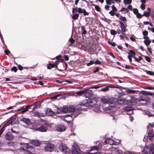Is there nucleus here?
<instances>
[{
    "label": "nucleus",
    "mask_w": 154,
    "mask_h": 154,
    "mask_svg": "<svg viewBox=\"0 0 154 154\" xmlns=\"http://www.w3.org/2000/svg\"><path fill=\"white\" fill-rule=\"evenodd\" d=\"M104 143L106 144H108L110 145H117L120 143V141L119 140H118V141H115L112 139L109 138L105 140Z\"/></svg>",
    "instance_id": "423d86ee"
},
{
    "label": "nucleus",
    "mask_w": 154,
    "mask_h": 154,
    "mask_svg": "<svg viewBox=\"0 0 154 154\" xmlns=\"http://www.w3.org/2000/svg\"><path fill=\"white\" fill-rule=\"evenodd\" d=\"M127 8L128 9H129L130 10H132V6L131 5H129L128 6V8Z\"/></svg>",
    "instance_id": "0e129e2a"
},
{
    "label": "nucleus",
    "mask_w": 154,
    "mask_h": 154,
    "mask_svg": "<svg viewBox=\"0 0 154 154\" xmlns=\"http://www.w3.org/2000/svg\"><path fill=\"white\" fill-rule=\"evenodd\" d=\"M110 31L111 34L112 35H114L117 34V32L114 30L111 29Z\"/></svg>",
    "instance_id": "f704fd0d"
},
{
    "label": "nucleus",
    "mask_w": 154,
    "mask_h": 154,
    "mask_svg": "<svg viewBox=\"0 0 154 154\" xmlns=\"http://www.w3.org/2000/svg\"><path fill=\"white\" fill-rule=\"evenodd\" d=\"M133 58L135 61L138 62L140 61L142 59V57L140 56H139L138 58H136L135 56H132Z\"/></svg>",
    "instance_id": "a878e982"
},
{
    "label": "nucleus",
    "mask_w": 154,
    "mask_h": 154,
    "mask_svg": "<svg viewBox=\"0 0 154 154\" xmlns=\"http://www.w3.org/2000/svg\"><path fill=\"white\" fill-rule=\"evenodd\" d=\"M143 42L147 46H148L151 43V41L149 39H146L144 40Z\"/></svg>",
    "instance_id": "b1692460"
},
{
    "label": "nucleus",
    "mask_w": 154,
    "mask_h": 154,
    "mask_svg": "<svg viewBox=\"0 0 154 154\" xmlns=\"http://www.w3.org/2000/svg\"><path fill=\"white\" fill-rule=\"evenodd\" d=\"M77 94H80V95H81V94H85V90L79 91L78 92Z\"/></svg>",
    "instance_id": "79ce46f5"
},
{
    "label": "nucleus",
    "mask_w": 154,
    "mask_h": 154,
    "mask_svg": "<svg viewBox=\"0 0 154 154\" xmlns=\"http://www.w3.org/2000/svg\"><path fill=\"white\" fill-rule=\"evenodd\" d=\"M55 65L54 64H48L47 65V68L48 69H51L52 68L54 67Z\"/></svg>",
    "instance_id": "cd10ccee"
},
{
    "label": "nucleus",
    "mask_w": 154,
    "mask_h": 154,
    "mask_svg": "<svg viewBox=\"0 0 154 154\" xmlns=\"http://www.w3.org/2000/svg\"><path fill=\"white\" fill-rule=\"evenodd\" d=\"M149 101V98L148 97H146L143 98H141L140 97L139 100V101L140 102L141 101H145L146 102H148Z\"/></svg>",
    "instance_id": "4be33fe9"
},
{
    "label": "nucleus",
    "mask_w": 154,
    "mask_h": 154,
    "mask_svg": "<svg viewBox=\"0 0 154 154\" xmlns=\"http://www.w3.org/2000/svg\"><path fill=\"white\" fill-rule=\"evenodd\" d=\"M125 109L128 111H130L132 109V107H126L125 108Z\"/></svg>",
    "instance_id": "09e8293b"
},
{
    "label": "nucleus",
    "mask_w": 154,
    "mask_h": 154,
    "mask_svg": "<svg viewBox=\"0 0 154 154\" xmlns=\"http://www.w3.org/2000/svg\"><path fill=\"white\" fill-rule=\"evenodd\" d=\"M30 105L28 106L25 107V108L24 109L25 111L26 112L28 110V109H29V108H30Z\"/></svg>",
    "instance_id": "bf43d9fd"
},
{
    "label": "nucleus",
    "mask_w": 154,
    "mask_h": 154,
    "mask_svg": "<svg viewBox=\"0 0 154 154\" xmlns=\"http://www.w3.org/2000/svg\"><path fill=\"white\" fill-rule=\"evenodd\" d=\"M11 70L12 71H14V72H16L17 70V69L16 67L14 66L11 69Z\"/></svg>",
    "instance_id": "a18cd8bd"
},
{
    "label": "nucleus",
    "mask_w": 154,
    "mask_h": 154,
    "mask_svg": "<svg viewBox=\"0 0 154 154\" xmlns=\"http://www.w3.org/2000/svg\"><path fill=\"white\" fill-rule=\"evenodd\" d=\"M154 136V133L153 132L150 130L149 131L148 133V137L149 138L150 140H152Z\"/></svg>",
    "instance_id": "6ab92c4d"
},
{
    "label": "nucleus",
    "mask_w": 154,
    "mask_h": 154,
    "mask_svg": "<svg viewBox=\"0 0 154 154\" xmlns=\"http://www.w3.org/2000/svg\"><path fill=\"white\" fill-rule=\"evenodd\" d=\"M56 131L63 132L66 129V127L63 125H56L55 127Z\"/></svg>",
    "instance_id": "1a4fd4ad"
},
{
    "label": "nucleus",
    "mask_w": 154,
    "mask_h": 154,
    "mask_svg": "<svg viewBox=\"0 0 154 154\" xmlns=\"http://www.w3.org/2000/svg\"><path fill=\"white\" fill-rule=\"evenodd\" d=\"M93 94V92L91 90H85V95L86 98L89 97Z\"/></svg>",
    "instance_id": "ddd939ff"
},
{
    "label": "nucleus",
    "mask_w": 154,
    "mask_h": 154,
    "mask_svg": "<svg viewBox=\"0 0 154 154\" xmlns=\"http://www.w3.org/2000/svg\"><path fill=\"white\" fill-rule=\"evenodd\" d=\"M5 137L7 140H12L14 138L12 134L10 132L7 133L5 135Z\"/></svg>",
    "instance_id": "4468645a"
},
{
    "label": "nucleus",
    "mask_w": 154,
    "mask_h": 154,
    "mask_svg": "<svg viewBox=\"0 0 154 154\" xmlns=\"http://www.w3.org/2000/svg\"><path fill=\"white\" fill-rule=\"evenodd\" d=\"M112 146H110V147L108 146H105L104 147V149L106 151V152H107V151H109V152H112V151H111V150L110 149V148Z\"/></svg>",
    "instance_id": "7c9ffc66"
},
{
    "label": "nucleus",
    "mask_w": 154,
    "mask_h": 154,
    "mask_svg": "<svg viewBox=\"0 0 154 154\" xmlns=\"http://www.w3.org/2000/svg\"><path fill=\"white\" fill-rule=\"evenodd\" d=\"M140 7L142 10H144L145 8V5L143 3L141 5Z\"/></svg>",
    "instance_id": "3c124183"
},
{
    "label": "nucleus",
    "mask_w": 154,
    "mask_h": 154,
    "mask_svg": "<svg viewBox=\"0 0 154 154\" xmlns=\"http://www.w3.org/2000/svg\"><path fill=\"white\" fill-rule=\"evenodd\" d=\"M120 11L121 12H123V13H126L129 11V10L127 8H122Z\"/></svg>",
    "instance_id": "2f4dec72"
},
{
    "label": "nucleus",
    "mask_w": 154,
    "mask_h": 154,
    "mask_svg": "<svg viewBox=\"0 0 154 154\" xmlns=\"http://www.w3.org/2000/svg\"><path fill=\"white\" fill-rule=\"evenodd\" d=\"M99 88V87L97 86H94L91 87L90 88L97 89Z\"/></svg>",
    "instance_id": "338daca9"
},
{
    "label": "nucleus",
    "mask_w": 154,
    "mask_h": 154,
    "mask_svg": "<svg viewBox=\"0 0 154 154\" xmlns=\"http://www.w3.org/2000/svg\"><path fill=\"white\" fill-rule=\"evenodd\" d=\"M38 122L41 125L45 124V125L49 126L51 125L47 121H44L43 120L40 119L38 121Z\"/></svg>",
    "instance_id": "f3484780"
},
{
    "label": "nucleus",
    "mask_w": 154,
    "mask_h": 154,
    "mask_svg": "<svg viewBox=\"0 0 154 154\" xmlns=\"http://www.w3.org/2000/svg\"><path fill=\"white\" fill-rule=\"evenodd\" d=\"M69 41L71 42V44H73L75 42V40L72 38H70L69 39Z\"/></svg>",
    "instance_id": "ea45409f"
},
{
    "label": "nucleus",
    "mask_w": 154,
    "mask_h": 154,
    "mask_svg": "<svg viewBox=\"0 0 154 154\" xmlns=\"http://www.w3.org/2000/svg\"><path fill=\"white\" fill-rule=\"evenodd\" d=\"M99 70V68L98 67H97L96 69L93 72L94 73H96V72H98Z\"/></svg>",
    "instance_id": "e2e57ef3"
},
{
    "label": "nucleus",
    "mask_w": 154,
    "mask_h": 154,
    "mask_svg": "<svg viewBox=\"0 0 154 154\" xmlns=\"http://www.w3.org/2000/svg\"><path fill=\"white\" fill-rule=\"evenodd\" d=\"M109 43L111 44L112 46L114 47L116 46V44L114 42H113V43H111L110 42H109Z\"/></svg>",
    "instance_id": "69168bd1"
},
{
    "label": "nucleus",
    "mask_w": 154,
    "mask_h": 154,
    "mask_svg": "<svg viewBox=\"0 0 154 154\" xmlns=\"http://www.w3.org/2000/svg\"><path fill=\"white\" fill-rule=\"evenodd\" d=\"M47 128L43 126H42L39 128H36V130L40 132H44L47 131Z\"/></svg>",
    "instance_id": "dca6fc26"
},
{
    "label": "nucleus",
    "mask_w": 154,
    "mask_h": 154,
    "mask_svg": "<svg viewBox=\"0 0 154 154\" xmlns=\"http://www.w3.org/2000/svg\"><path fill=\"white\" fill-rule=\"evenodd\" d=\"M46 114L49 116L54 115L55 114V112L52 111L50 109H47L46 111Z\"/></svg>",
    "instance_id": "a211bd4d"
},
{
    "label": "nucleus",
    "mask_w": 154,
    "mask_h": 154,
    "mask_svg": "<svg viewBox=\"0 0 154 154\" xmlns=\"http://www.w3.org/2000/svg\"><path fill=\"white\" fill-rule=\"evenodd\" d=\"M110 149H111V151H112V153L115 154H122V151L119 150L117 147H114L113 146H112L110 148Z\"/></svg>",
    "instance_id": "9d476101"
},
{
    "label": "nucleus",
    "mask_w": 154,
    "mask_h": 154,
    "mask_svg": "<svg viewBox=\"0 0 154 154\" xmlns=\"http://www.w3.org/2000/svg\"><path fill=\"white\" fill-rule=\"evenodd\" d=\"M112 11H117V10L116 7H115L114 5H113L112 6Z\"/></svg>",
    "instance_id": "de8ad7c7"
},
{
    "label": "nucleus",
    "mask_w": 154,
    "mask_h": 154,
    "mask_svg": "<svg viewBox=\"0 0 154 154\" xmlns=\"http://www.w3.org/2000/svg\"><path fill=\"white\" fill-rule=\"evenodd\" d=\"M129 55L128 56V58L129 60V61L130 62H132V56H131V55H130L129 54V53H128Z\"/></svg>",
    "instance_id": "37998d69"
},
{
    "label": "nucleus",
    "mask_w": 154,
    "mask_h": 154,
    "mask_svg": "<svg viewBox=\"0 0 154 154\" xmlns=\"http://www.w3.org/2000/svg\"><path fill=\"white\" fill-rule=\"evenodd\" d=\"M84 15H87L88 14V13L85 10H83V12H82Z\"/></svg>",
    "instance_id": "052dcab7"
},
{
    "label": "nucleus",
    "mask_w": 154,
    "mask_h": 154,
    "mask_svg": "<svg viewBox=\"0 0 154 154\" xmlns=\"http://www.w3.org/2000/svg\"><path fill=\"white\" fill-rule=\"evenodd\" d=\"M119 19L122 21L126 22L127 21L126 18L125 17L121 16L119 18Z\"/></svg>",
    "instance_id": "473e14b6"
},
{
    "label": "nucleus",
    "mask_w": 154,
    "mask_h": 154,
    "mask_svg": "<svg viewBox=\"0 0 154 154\" xmlns=\"http://www.w3.org/2000/svg\"><path fill=\"white\" fill-rule=\"evenodd\" d=\"M5 53L6 55H8V54L10 53V51L8 50L5 49Z\"/></svg>",
    "instance_id": "680f3d73"
},
{
    "label": "nucleus",
    "mask_w": 154,
    "mask_h": 154,
    "mask_svg": "<svg viewBox=\"0 0 154 154\" xmlns=\"http://www.w3.org/2000/svg\"><path fill=\"white\" fill-rule=\"evenodd\" d=\"M55 148L54 144L51 143H47L45 146L44 150L45 152H52Z\"/></svg>",
    "instance_id": "39448f33"
},
{
    "label": "nucleus",
    "mask_w": 154,
    "mask_h": 154,
    "mask_svg": "<svg viewBox=\"0 0 154 154\" xmlns=\"http://www.w3.org/2000/svg\"><path fill=\"white\" fill-rule=\"evenodd\" d=\"M31 143L34 145L38 146L39 145L40 143L38 140H33L31 141Z\"/></svg>",
    "instance_id": "aec40b11"
},
{
    "label": "nucleus",
    "mask_w": 154,
    "mask_h": 154,
    "mask_svg": "<svg viewBox=\"0 0 154 154\" xmlns=\"http://www.w3.org/2000/svg\"><path fill=\"white\" fill-rule=\"evenodd\" d=\"M146 60L148 62H149L151 61V60L149 57L147 56H145Z\"/></svg>",
    "instance_id": "5fc2aeb1"
},
{
    "label": "nucleus",
    "mask_w": 154,
    "mask_h": 154,
    "mask_svg": "<svg viewBox=\"0 0 154 154\" xmlns=\"http://www.w3.org/2000/svg\"><path fill=\"white\" fill-rule=\"evenodd\" d=\"M39 103L38 102L35 103L33 104L30 105V107H32V108L33 109H35L37 108L39 106Z\"/></svg>",
    "instance_id": "412c9836"
},
{
    "label": "nucleus",
    "mask_w": 154,
    "mask_h": 154,
    "mask_svg": "<svg viewBox=\"0 0 154 154\" xmlns=\"http://www.w3.org/2000/svg\"><path fill=\"white\" fill-rule=\"evenodd\" d=\"M93 6H95V9L97 11H100V8L97 5H94Z\"/></svg>",
    "instance_id": "c9c22d12"
},
{
    "label": "nucleus",
    "mask_w": 154,
    "mask_h": 154,
    "mask_svg": "<svg viewBox=\"0 0 154 154\" xmlns=\"http://www.w3.org/2000/svg\"><path fill=\"white\" fill-rule=\"evenodd\" d=\"M94 63V61L93 60L91 61L90 62L88 63L87 64V66H89L92 64H93Z\"/></svg>",
    "instance_id": "a19ab883"
},
{
    "label": "nucleus",
    "mask_w": 154,
    "mask_h": 154,
    "mask_svg": "<svg viewBox=\"0 0 154 154\" xmlns=\"http://www.w3.org/2000/svg\"><path fill=\"white\" fill-rule=\"evenodd\" d=\"M77 12H78V10L77 9V8L72 9V13L73 14H75V13H76Z\"/></svg>",
    "instance_id": "58836bf2"
},
{
    "label": "nucleus",
    "mask_w": 154,
    "mask_h": 154,
    "mask_svg": "<svg viewBox=\"0 0 154 154\" xmlns=\"http://www.w3.org/2000/svg\"><path fill=\"white\" fill-rule=\"evenodd\" d=\"M143 35L144 36H146L148 34V32L146 30H144L142 32Z\"/></svg>",
    "instance_id": "4c0bfd02"
},
{
    "label": "nucleus",
    "mask_w": 154,
    "mask_h": 154,
    "mask_svg": "<svg viewBox=\"0 0 154 154\" xmlns=\"http://www.w3.org/2000/svg\"><path fill=\"white\" fill-rule=\"evenodd\" d=\"M32 115L33 116H36L38 117H40L41 116H44V114L42 113H40L38 112H35L33 111L32 112Z\"/></svg>",
    "instance_id": "2eb2a0df"
},
{
    "label": "nucleus",
    "mask_w": 154,
    "mask_h": 154,
    "mask_svg": "<svg viewBox=\"0 0 154 154\" xmlns=\"http://www.w3.org/2000/svg\"><path fill=\"white\" fill-rule=\"evenodd\" d=\"M21 149L22 150L28 152V150L31 149L30 145L28 143H21Z\"/></svg>",
    "instance_id": "6e6552de"
},
{
    "label": "nucleus",
    "mask_w": 154,
    "mask_h": 154,
    "mask_svg": "<svg viewBox=\"0 0 154 154\" xmlns=\"http://www.w3.org/2000/svg\"><path fill=\"white\" fill-rule=\"evenodd\" d=\"M147 148L150 151L153 150L154 149V144H151L147 147Z\"/></svg>",
    "instance_id": "393cba45"
},
{
    "label": "nucleus",
    "mask_w": 154,
    "mask_h": 154,
    "mask_svg": "<svg viewBox=\"0 0 154 154\" xmlns=\"http://www.w3.org/2000/svg\"><path fill=\"white\" fill-rule=\"evenodd\" d=\"M101 102L103 104H108L110 106L104 107V109L107 112H109L113 111V108L115 107L116 105L115 103L112 99L109 98L103 97L101 99Z\"/></svg>",
    "instance_id": "7ed1b4c3"
},
{
    "label": "nucleus",
    "mask_w": 154,
    "mask_h": 154,
    "mask_svg": "<svg viewBox=\"0 0 154 154\" xmlns=\"http://www.w3.org/2000/svg\"><path fill=\"white\" fill-rule=\"evenodd\" d=\"M78 107H76V109H78ZM80 108L78 109V110L76 109L75 107L73 105L69 106V107L68 106H63L62 109V111L64 113H67L69 111L72 112L71 115H65V116L71 117L72 118L78 116L80 113V112L79 110Z\"/></svg>",
    "instance_id": "f03ea898"
},
{
    "label": "nucleus",
    "mask_w": 154,
    "mask_h": 154,
    "mask_svg": "<svg viewBox=\"0 0 154 154\" xmlns=\"http://www.w3.org/2000/svg\"><path fill=\"white\" fill-rule=\"evenodd\" d=\"M132 1V0H123V2L125 5L131 4Z\"/></svg>",
    "instance_id": "bb28decb"
},
{
    "label": "nucleus",
    "mask_w": 154,
    "mask_h": 154,
    "mask_svg": "<svg viewBox=\"0 0 154 154\" xmlns=\"http://www.w3.org/2000/svg\"><path fill=\"white\" fill-rule=\"evenodd\" d=\"M109 86H108L107 87H106L105 88H103L102 89V91H108L109 90Z\"/></svg>",
    "instance_id": "49530a36"
},
{
    "label": "nucleus",
    "mask_w": 154,
    "mask_h": 154,
    "mask_svg": "<svg viewBox=\"0 0 154 154\" xmlns=\"http://www.w3.org/2000/svg\"><path fill=\"white\" fill-rule=\"evenodd\" d=\"M141 93L144 95H149L152 96L153 94V93H152L145 91H142Z\"/></svg>",
    "instance_id": "5701e85b"
},
{
    "label": "nucleus",
    "mask_w": 154,
    "mask_h": 154,
    "mask_svg": "<svg viewBox=\"0 0 154 154\" xmlns=\"http://www.w3.org/2000/svg\"><path fill=\"white\" fill-rule=\"evenodd\" d=\"M78 12L79 13H82L83 12V10L81 8H79L78 9Z\"/></svg>",
    "instance_id": "13d9d810"
},
{
    "label": "nucleus",
    "mask_w": 154,
    "mask_h": 154,
    "mask_svg": "<svg viewBox=\"0 0 154 154\" xmlns=\"http://www.w3.org/2000/svg\"><path fill=\"white\" fill-rule=\"evenodd\" d=\"M147 73L149 75H154V73L153 72H152L151 71H148L147 72Z\"/></svg>",
    "instance_id": "c03bdc74"
},
{
    "label": "nucleus",
    "mask_w": 154,
    "mask_h": 154,
    "mask_svg": "<svg viewBox=\"0 0 154 154\" xmlns=\"http://www.w3.org/2000/svg\"><path fill=\"white\" fill-rule=\"evenodd\" d=\"M106 3L109 5H110L111 4V0H106Z\"/></svg>",
    "instance_id": "4d7b16f0"
},
{
    "label": "nucleus",
    "mask_w": 154,
    "mask_h": 154,
    "mask_svg": "<svg viewBox=\"0 0 154 154\" xmlns=\"http://www.w3.org/2000/svg\"><path fill=\"white\" fill-rule=\"evenodd\" d=\"M88 103L89 106L96 107L98 110L99 109L100 107L98 106H96V104L97 103V102L95 101V99H90L88 101Z\"/></svg>",
    "instance_id": "0eeeda50"
},
{
    "label": "nucleus",
    "mask_w": 154,
    "mask_h": 154,
    "mask_svg": "<svg viewBox=\"0 0 154 154\" xmlns=\"http://www.w3.org/2000/svg\"><path fill=\"white\" fill-rule=\"evenodd\" d=\"M109 13L111 16H114L115 14V13L113 11H110Z\"/></svg>",
    "instance_id": "8fccbe9b"
},
{
    "label": "nucleus",
    "mask_w": 154,
    "mask_h": 154,
    "mask_svg": "<svg viewBox=\"0 0 154 154\" xmlns=\"http://www.w3.org/2000/svg\"><path fill=\"white\" fill-rule=\"evenodd\" d=\"M150 13H149V12H144V14H143L142 15L145 16L146 17H148L150 15Z\"/></svg>",
    "instance_id": "72a5a7b5"
},
{
    "label": "nucleus",
    "mask_w": 154,
    "mask_h": 154,
    "mask_svg": "<svg viewBox=\"0 0 154 154\" xmlns=\"http://www.w3.org/2000/svg\"><path fill=\"white\" fill-rule=\"evenodd\" d=\"M129 52L130 54H132L131 56H135L136 54V53L135 52L132 50H130L129 51Z\"/></svg>",
    "instance_id": "e433bc0d"
},
{
    "label": "nucleus",
    "mask_w": 154,
    "mask_h": 154,
    "mask_svg": "<svg viewBox=\"0 0 154 154\" xmlns=\"http://www.w3.org/2000/svg\"><path fill=\"white\" fill-rule=\"evenodd\" d=\"M94 63L95 64H100L101 63V62L98 60H96Z\"/></svg>",
    "instance_id": "603ef678"
},
{
    "label": "nucleus",
    "mask_w": 154,
    "mask_h": 154,
    "mask_svg": "<svg viewBox=\"0 0 154 154\" xmlns=\"http://www.w3.org/2000/svg\"><path fill=\"white\" fill-rule=\"evenodd\" d=\"M137 17L138 18H141L142 17V16L139 13H138L136 14Z\"/></svg>",
    "instance_id": "864d4df0"
},
{
    "label": "nucleus",
    "mask_w": 154,
    "mask_h": 154,
    "mask_svg": "<svg viewBox=\"0 0 154 154\" xmlns=\"http://www.w3.org/2000/svg\"><path fill=\"white\" fill-rule=\"evenodd\" d=\"M58 148L61 152L65 154H68L70 152V149L65 144H61L59 146Z\"/></svg>",
    "instance_id": "20e7f679"
},
{
    "label": "nucleus",
    "mask_w": 154,
    "mask_h": 154,
    "mask_svg": "<svg viewBox=\"0 0 154 154\" xmlns=\"http://www.w3.org/2000/svg\"><path fill=\"white\" fill-rule=\"evenodd\" d=\"M81 29L82 31V35H85L87 33L86 31L85 30V28L83 26L81 27Z\"/></svg>",
    "instance_id": "c85d7f7f"
},
{
    "label": "nucleus",
    "mask_w": 154,
    "mask_h": 154,
    "mask_svg": "<svg viewBox=\"0 0 154 154\" xmlns=\"http://www.w3.org/2000/svg\"><path fill=\"white\" fill-rule=\"evenodd\" d=\"M74 14L72 16V18L74 20L77 19L79 16V14L78 13Z\"/></svg>",
    "instance_id": "c756f323"
},
{
    "label": "nucleus",
    "mask_w": 154,
    "mask_h": 154,
    "mask_svg": "<svg viewBox=\"0 0 154 154\" xmlns=\"http://www.w3.org/2000/svg\"><path fill=\"white\" fill-rule=\"evenodd\" d=\"M133 12L135 14H136L138 12V10L137 8H134L133 9Z\"/></svg>",
    "instance_id": "6e6d98bb"
},
{
    "label": "nucleus",
    "mask_w": 154,
    "mask_h": 154,
    "mask_svg": "<svg viewBox=\"0 0 154 154\" xmlns=\"http://www.w3.org/2000/svg\"><path fill=\"white\" fill-rule=\"evenodd\" d=\"M102 144H100L98 146H94L91 147V149L89 150V152L93 151L92 153L88 152L86 154H95L97 151H100L102 149ZM72 154H85L81 151L76 143H74L73 148L72 150Z\"/></svg>",
    "instance_id": "f257e3e1"
},
{
    "label": "nucleus",
    "mask_w": 154,
    "mask_h": 154,
    "mask_svg": "<svg viewBox=\"0 0 154 154\" xmlns=\"http://www.w3.org/2000/svg\"><path fill=\"white\" fill-rule=\"evenodd\" d=\"M20 121H22L26 125H30L31 124V122L30 121V120L28 118H26L24 117H23L22 118L20 119Z\"/></svg>",
    "instance_id": "f8f14e48"
},
{
    "label": "nucleus",
    "mask_w": 154,
    "mask_h": 154,
    "mask_svg": "<svg viewBox=\"0 0 154 154\" xmlns=\"http://www.w3.org/2000/svg\"><path fill=\"white\" fill-rule=\"evenodd\" d=\"M119 22L120 25L121 29L122 32V33L123 35L125 36V34L124 32H125L126 31V26L125 25L124 23L122 21H119Z\"/></svg>",
    "instance_id": "9b49d317"
},
{
    "label": "nucleus",
    "mask_w": 154,
    "mask_h": 154,
    "mask_svg": "<svg viewBox=\"0 0 154 154\" xmlns=\"http://www.w3.org/2000/svg\"><path fill=\"white\" fill-rule=\"evenodd\" d=\"M64 58L66 60H69V57L67 55H65L64 56Z\"/></svg>",
    "instance_id": "774afa93"
}]
</instances>
